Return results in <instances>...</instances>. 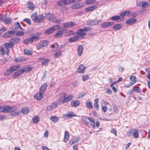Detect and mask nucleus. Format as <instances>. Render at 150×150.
<instances>
[{
  "mask_svg": "<svg viewBox=\"0 0 150 150\" xmlns=\"http://www.w3.org/2000/svg\"><path fill=\"white\" fill-rule=\"evenodd\" d=\"M1 111L6 113L11 112V115L13 116H16L19 114V112L17 111V108L15 107H10L9 106L1 107Z\"/></svg>",
  "mask_w": 150,
  "mask_h": 150,
  "instance_id": "obj_1",
  "label": "nucleus"
},
{
  "mask_svg": "<svg viewBox=\"0 0 150 150\" xmlns=\"http://www.w3.org/2000/svg\"><path fill=\"white\" fill-rule=\"evenodd\" d=\"M47 86V85L46 83H44L42 85L40 88L39 92L34 96L35 98L38 100H41L43 97V94L45 91Z\"/></svg>",
  "mask_w": 150,
  "mask_h": 150,
  "instance_id": "obj_2",
  "label": "nucleus"
},
{
  "mask_svg": "<svg viewBox=\"0 0 150 150\" xmlns=\"http://www.w3.org/2000/svg\"><path fill=\"white\" fill-rule=\"evenodd\" d=\"M91 30L90 27H85L83 28L79 29L77 32V36L79 38V37L83 38L86 35L85 32Z\"/></svg>",
  "mask_w": 150,
  "mask_h": 150,
  "instance_id": "obj_3",
  "label": "nucleus"
},
{
  "mask_svg": "<svg viewBox=\"0 0 150 150\" xmlns=\"http://www.w3.org/2000/svg\"><path fill=\"white\" fill-rule=\"evenodd\" d=\"M127 135L128 137L133 136L134 138H137L139 137L138 130L136 129L130 130L127 132Z\"/></svg>",
  "mask_w": 150,
  "mask_h": 150,
  "instance_id": "obj_4",
  "label": "nucleus"
},
{
  "mask_svg": "<svg viewBox=\"0 0 150 150\" xmlns=\"http://www.w3.org/2000/svg\"><path fill=\"white\" fill-rule=\"evenodd\" d=\"M46 16L47 18L50 21L55 22L59 23V21L56 20L53 14L49 13H45Z\"/></svg>",
  "mask_w": 150,
  "mask_h": 150,
  "instance_id": "obj_5",
  "label": "nucleus"
},
{
  "mask_svg": "<svg viewBox=\"0 0 150 150\" xmlns=\"http://www.w3.org/2000/svg\"><path fill=\"white\" fill-rule=\"evenodd\" d=\"M47 41L46 40L41 41H40V44L37 45V49L38 50H40L41 48L47 46Z\"/></svg>",
  "mask_w": 150,
  "mask_h": 150,
  "instance_id": "obj_6",
  "label": "nucleus"
},
{
  "mask_svg": "<svg viewBox=\"0 0 150 150\" xmlns=\"http://www.w3.org/2000/svg\"><path fill=\"white\" fill-rule=\"evenodd\" d=\"M16 30L15 29L14 30L9 31L8 32L4 34L3 36L4 38H7L12 37L13 36V35L15 33Z\"/></svg>",
  "mask_w": 150,
  "mask_h": 150,
  "instance_id": "obj_7",
  "label": "nucleus"
},
{
  "mask_svg": "<svg viewBox=\"0 0 150 150\" xmlns=\"http://www.w3.org/2000/svg\"><path fill=\"white\" fill-rule=\"evenodd\" d=\"M5 48L6 50V54H8L9 53L10 50L9 49V48L12 47L14 46V44L11 42H7L4 44Z\"/></svg>",
  "mask_w": 150,
  "mask_h": 150,
  "instance_id": "obj_8",
  "label": "nucleus"
},
{
  "mask_svg": "<svg viewBox=\"0 0 150 150\" xmlns=\"http://www.w3.org/2000/svg\"><path fill=\"white\" fill-rule=\"evenodd\" d=\"M84 5L82 3L75 4L71 5V7L73 9H79L83 7Z\"/></svg>",
  "mask_w": 150,
  "mask_h": 150,
  "instance_id": "obj_9",
  "label": "nucleus"
},
{
  "mask_svg": "<svg viewBox=\"0 0 150 150\" xmlns=\"http://www.w3.org/2000/svg\"><path fill=\"white\" fill-rule=\"evenodd\" d=\"M57 103L54 102L52 103L50 105L48 106L47 107V109L48 111H51L57 108Z\"/></svg>",
  "mask_w": 150,
  "mask_h": 150,
  "instance_id": "obj_10",
  "label": "nucleus"
},
{
  "mask_svg": "<svg viewBox=\"0 0 150 150\" xmlns=\"http://www.w3.org/2000/svg\"><path fill=\"white\" fill-rule=\"evenodd\" d=\"M66 94L64 93H61L59 94V101L60 103H64L65 96H66Z\"/></svg>",
  "mask_w": 150,
  "mask_h": 150,
  "instance_id": "obj_11",
  "label": "nucleus"
},
{
  "mask_svg": "<svg viewBox=\"0 0 150 150\" xmlns=\"http://www.w3.org/2000/svg\"><path fill=\"white\" fill-rule=\"evenodd\" d=\"M114 23L112 22H107L103 23L101 24V27L102 28H107L112 25Z\"/></svg>",
  "mask_w": 150,
  "mask_h": 150,
  "instance_id": "obj_12",
  "label": "nucleus"
},
{
  "mask_svg": "<svg viewBox=\"0 0 150 150\" xmlns=\"http://www.w3.org/2000/svg\"><path fill=\"white\" fill-rule=\"evenodd\" d=\"M71 104L72 107H76L79 105L80 102L77 100H73L71 102Z\"/></svg>",
  "mask_w": 150,
  "mask_h": 150,
  "instance_id": "obj_13",
  "label": "nucleus"
},
{
  "mask_svg": "<svg viewBox=\"0 0 150 150\" xmlns=\"http://www.w3.org/2000/svg\"><path fill=\"white\" fill-rule=\"evenodd\" d=\"M79 139V137H74L72 138L71 141L69 142L70 145H72L78 142Z\"/></svg>",
  "mask_w": 150,
  "mask_h": 150,
  "instance_id": "obj_14",
  "label": "nucleus"
},
{
  "mask_svg": "<svg viewBox=\"0 0 150 150\" xmlns=\"http://www.w3.org/2000/svg\"><path fill=\"white\" fill-rule=\"evenodd\" d=\"M85 69V67L84 66L83 64L80 65L77 69V71L80 73H83Z\"/></svg>",
  "mask_w": 150,
  "mask_h": 150,
  "instance_id": "obj_15",
  "label": "nucleus"
},
{
  "mask_svg": "<svg viewBox=\"0 0 150 150\" xmlns=\"http://www.w3.org/2000/svg\"><path fill=\"white\" fill-rule=\"evenodd\" d=\"M101 22L100 20H98V19L96 18L94 20H91L90 21V24L91 25H96L99 23H100Z\"/></svg>",
  "mask_w": 150,
  "mask_h": 150,
  "instance_id": "obj_16",
  "label": "nucleus"
},
{
  "mask_svg": "<svg viewBox=\"0 0 150 150\" xmlns=\"http://www.w3.org/2000/svg\"><path fill=\"white\" fill-rule=\"evenodd\" d=\"M77 52L79 56H81L82 54L83 50V47L81 45H79L77 47Z\"/></svg>",
  "mask_w": 150,
  "mask_h": 150,
  "instance_id": "obj_17",
  "label": "nucleus"
},
{
  "mask_svg": "<svg viewBox=\"0 0 150 150\" xmlns=\"http://www.w3.org/2000/svg\"><path fill=\"white\" fill-rule=\"evenodd\" d=\"M15 71L14 70L13 68H11V67H10V68L8 69L4 73V75L5 76H8L10 75L11 73H13L14 71Z\"/></svg>",
  "mask_w": 150,
  "mask_h": 150,
  "instance_id": "obj_18",
  "label": "nucleus"
},
{
  "mask_svg": "<svg viewBox=\"0 0 150 150\" xmlns=\"http://www.w3.org/2000/svg\"><path fill=\"white\" fill-rule=\"evenodd\" d=\"M64 30H61L58 31L57 33L54 35V36L56 38H60L62 36L64 33Z\"/></svg>",
  "mask_w": 150,
  "mask_h": 150,
  "instance_id": "obj_19",
  "label": "nucleus"
},
{
  "mask_svg": "<svg viewBox=\"0 0 150 150\" xmlns=\"http://www.w3.org/2000/svg\"><path fill=\"white\" fill-rule=\"evenodd\" d=\"M2 21L5 24H9L11 23V20L10 18H6L5 16L4 18L3 17L2 18Z\"/></svg>",
  "mask_w": 150,
  "mask_h": 150,
  "instance_id": "obj_20",
  "label": "nucleus"
},
{
  "mask_svg": "<svg viewBox=\"0 0 150 150\" xmlns=\"http://www.w3.org/2000/svg\"><path fill=\"white\" fill-rule=\"evenodd\" d=\"M20 40V38L19 37L14 38L10 39L9 41L10 42H11L14 44V43L18 42Z\"/></svg>",
  "mask_w": 150,
  "mask_h": 150,
  "instance_id": "obj_21",
  "label": "nucleus"
},
{
  "mask_svg": "<svg viewBox=\"0 0 150 150\" xmlns=\"http://www.w3.org/2000/svg\"><path fill=\"white\" fill-rule=\"evenodd\" d=\"M23 73V70L22 69L21 70L15 72L13 74V77H15V78H16L22 74Z\"/></svg>",
  "mask_w": 150,
  "mask_h": 150,
  "instance_id": "obj_22",
  "label": "nucleus"
},
{
  "mask_svg": "<svg viewBox=\"0 0 150 150\" xmlns=\"http://www.w3.org/2000/svg\"><path fill=\"white\" fill-rule=\"evenodd\" d=\"M73 97L74 96L72 94L68 96H65L64 101V103L69 101L71 100Z\"/></svg>",
  "mask_w": 150,
  "mask_h": 150,
  "instance_id": "obj_23",
  "label": "nucleus"
},
{
  "mask_svg": "<svg viewBox=\"0 0 150 150\" xmlns=\"http://www.w3.org/2000/svg\"><path fill=\"white\" fill-rule=\"evenodd\" d=\"M137 21V19L135 18L130 19L126 21V23L128 25H131L132 24L135 23Z\"/></svg>",
  "mask_w": 150,
  "mask_h": 150,
  "instance_id": "obj_24",
  "label": "nucleus"
},
{
  "mask_svg": "<svg viewBox=\"0 0 150 150\" xmlns=\"http://www.w3.org/2000/svg\"><path fill=\"white\" fill-rule=\"evenodd\" d=\"M74 24V23L71 22L66 23L64 24L63 27L64 28H69L73 26Z\"/></svg>",
  "mask_w": 150,
  "mask_h": 150,
  "instance_id": "obj_25",
  "label": "nucleus"
},
{
  "mask_svg": "<svg viewBox=\"0 0 150 150\" xmlns=\"http://www.w3.org/2000/svg\"><path fill=\"white\" fill-rule=\"evenodd\" d=\"M65 117L71 118L73 117L76 116V115L73 112H69L68 114L64 115Z\"/></svg>",
  "mask_w": 150,
  "mask_h": 150,
  "instance_id": "obj_26",
  "label": "nucleus"
},
{
  "mask_svg": "<svg viewBox=\"0 0 150 150\" xmlns=\"http://www.w3.org/2000/svg\"><path fill=\"white\" fill-rule=\"evenodd\" d=\"M23 42L25 44H29L32 43L33 42L31 38L30 37L24 40Z\"/></svg>",
  "mask_w": 150,
  "mask_h": 150,
  "instance_id": "obj_27",
  "label": "nucleus"
},
{
  "mask_svg": "<svg viewBox=\"0 0 150 150\" xmlns=\"http://www.w3.org/2000/svg\"><path fill=\"white\" fill-rule=\"evenodd\" d=\"M51 47L52 50L53 51H55L57 50L58 45L57 43H55L51 45Z\"/></svg>",
  "mask_w": 150,
  "mask_h": 150,
  "instance_id": "obj_28",
  "label": "nucleus"
},
{
  "mask_svg": "<svg viewBox=\"0 0 150 150\" xmlns=\"http://www.w3.org/2000/svg\"><path fill=\"white\" fill-rule=\"evenodd\" d=\"M130 11H124L122 13H121L120 14V16L122 18V21H123L124 18V16H126L130 14Z\"/></svg>",
  "mask_w": 150,
  "mask_h": 150,
  "instance_id": "obj_29",
  "label": "nucleus"
},
{
  "mask_svg": "<svg viewBox=\"0 0 150 150\" xmlns=\"http://www.w3.org/2000/svg\"><path fill=\"white\" fill-rule=\"evenodd\" d=\"M96 6H89L86 9V11L87 12L91 11L94 10L96 8Z\"/></svg>",
  "mask_w": 150,
  "mask_h": 150,
  "instance_id": "obj_30",
  "label": "nucleus"
},
{
  "mask_svg": "<svg viewBox=\"0 0 150 150\" xmlns=\"http://www.w3.org/2000/svg\"><path fill=\"white\" fill-rule=\"evenodd\" d=\"M79 39V38L76 36L70 38L68 40L70 42H74L76 41Z\"/></svg>",
  "mask_w": 150,
  "mask_h": 150,
  "instance_id": "obj_31",
  "label": "nucleus"
},
{
  "mask_svg": "<svg viewBox=\"0 0 150 150\" xmlns=\"http://www.w3.org/2000/svg\"><path fill=\"white\" fill-rule=\"evenodd\" d=\"M69 136L68 132L67 131H66L65 132L64 136V141L65 142H66L69 139Z\"/></svg>",
  "mask_w": 150,
  "mask_h": 150,
  "instance_id": "obj_32",
  "label": "nucleus"
},
{
  "mask_svg": "<svg viewBox=\"0 0 150 150\" xmlns=\"http://www.w3.org/2000/svg\"><path fill=\"white\" fill-rule=\"evenodd\" d=\"M44 19V16L42 15H40L37 16L36 20L37 22H39L42 21Z\"/></svg>",
  "mask_w": 150,
  "mask_h": 150,
  "instance_id": "obj_33",
  "label": "nucleus"
},
{
  "mask_svg": "<svg viewBox=\"0 0 150 150\" xmlns=\"http://www.w3.org/2000/svg\"><path fill=\"white\" fill-rule=\"evenodd\" d=\"M13 26L15 29H18L21 30H23L18 22L15 23L14 25Z\"/></svg>",
  "mask_w": 150,
  "mask_h": 150,
  "instance_id": "obj_34",
  "label": "nucleus"
},
{
  "mask_svg": "<svg viewBox=\"0 0 150 150\" xmlns=\"http://www.w3.org/2000/svg\"><path fill=\"white\" fill-rule=\"evenodd\" d=\"M22 69L23 70V72L26 71L29 72L32 71V68L30 67H27L23 68Z\"/></svg>",
  "mask_w": 150,
  "mask_h": 150,
  "instance_id": "obj_35",
  "label": "nucleus"
},
{
  "mask_svg": "<svg viewBox=\"0 0 150 150\" xmlns=\"http://www.w3.org/2000/svg\"><path fill=\"white\" fill-rule=\"evenodd\" d=\"M61 27V26L60 25H56L52 27L51 28L53 32H54V31L60 29Z\"/></svg>",
  "mask_w": 150,
  "mask_h": 150,
  "instance_id": "obj_36",
  "label": "nucleus"
},
{
  "mask_svg": "<svg viewBox=\"0 0 150 150\" xmlns=\"http://www.w3.org/2000/svg\"><path fill=\"white\" fill-rule=\"evenodd\" d=\"M50 120L54 123H56L59 120V118L57 116H52L50 117Z\"/></svg>",
  "mask_w": 150,
  "mask_h": 150,
  "instance_id": "obj_37",
  "label": "nucleus"
},
{
  "mask_svg": "<svg viewBox=\"0 0 150 150\" xmlns=\"http://www.w3.org/2000/svg\"><path fill=\"white\" fill-rule=\"evenodd\" d=\"M86 107L88 109H91L93 108L92 103L91 102H86L85 103Z\"/></svg>",
  "mask_w": 150,
  "mask_h": 150,
  "instance_id": "obj_38",
  "label": "nucleus"
},
{
  "mask_svg": "<svg viewBox=\"0 0 150 150\" xmlns=\"http://www.w3.org/2000/svg\"><path fill=\"white\" fill-rule=\"evenodd\" d=\"M64 4L68 5L75 2V0H63Z\"/></svg>",
  "mask_w": 150,
  "mask_h": 150,
  "instance_id": "obj_39",
  "label": "nucleus"
},
{
  "mask_svg": "<svg viewBox=\"0 0 150 150\" xmlns=\"http://www.w3.org/2000/svg\"><path fill=\"white\" fill-rule=\"evenodd\" d=\"M29 111V109L27 108H24L21 110V112L24 114H27Z\"/></svg>",
  "mask_w": 150,
  "mask_h": 150,
  "instance_id": "obj_40",
  "label": "nucleus"
},
{
  "mask_svg": "<svg viewBox=\"0 0 150 150\" xmlns=\"http://www.w3.org/2000/svg\"><path fill=\"white\" fill-rule=\"evenodd\" d=\"M64 35L66 36H71L73 34V32L71 30H69L66 32L64 33Z\"/></svg>",
  "mask_w": 150,
  "mask_h": 150,
  "instance_id": "obj_41",
  "label": "nucleus"
},
{
  "mask_svg": "<svg viewBox=\"0 0 150 150\" xmlns=\"http://www.w3.org/2000/svg\"><path fill=\"white\" fill-rule=\"evenodd\" d=\"M122 28V25L120 24H117L114 25L113 26V28L114 30H119Z\"/></svg>",
  "mask_w": 150,
  "mask_h": 150,
  "instance_id": "obj_42",
  "label": "nucleus"
},
{
  "mask_svg": "<svg viewBox=\"0 0 150 150\" xmlns=\"http://www.w3.org/2000/svg\"><path fill=\"white\" fill-rule=\"evenodd\" d=\"M27 6L30 9L32 10H33L35 8V7L34 6L33 3L31 2H29V3H28Z\"/></svg>",
  "mask_w": 150,
  "mask_h": 150,
  "instance_id": "obj_43",
  "label": "nucleus"
},
{
  "mask_svg": "<svg viewBox=\"0 0 150 150\" xmlns=\"http://www.w3.org/2000/svg\"><path fill=\"white\" fill-rule=\"evenodd\" d=\"M39 121V117L37 116H34L33 118V121L34 123H38Z\"/></svg>",
  "mask_w": 150,
  "mask_h": 150,
  "instance_id": "obj_44",
  "label": "nucleus"
},
{
  "mask_svg": "<svg viewBox=\"0 0 150 150\" xmlns=\"http://www.w3.org/2000/svg\"><path fill=\"white\" fill-rule=\"evenodd\" d=\"M37 13H35L33 14L31 16V18L33 21H34L36 22L37 18Z\"/></svg>",
  "mask_w": 150,
  "mask_h": 150,
  "instance_id": "obj_45",
  "label": "nucleus"
},
{
  "mask_svg": "<svg viewBox=\"0 0 150 150\" xmlns=\"http://www.w3.org/2000/svg\"><path fill=\"white\" fill-rule=\"evenodd\" d=\"M31 38L33 42L34 41H37L39 39V35H34Z\"/></svg>",
  "mask_w": 150,
  "mask_h": 150,
  "instance_id": "obj_46",
  "label": "nucleus"
},
{
  "mask_svg": "<svg viewBox=\"0 0 150 150\" xmlns=\"http://www.w3.org/2000/svg\"><path fill=\"white\" fill-rule=\"evenodd\" d=\"M82 121L85 124L87 125L89 123V122L88 121L86 117H83V118L82 119Z\"/></svg>",
  "mask_w": 150,
  "mask_h": 150,
  "instance_id": "obj_47",
  "label": "nucleus"
},
{
  "mask_svg": "<svg viewBox=\"0 0 150 150\" xmlns=\"http://www.w3.org/2000/svg\"><path fill=\"white\" fill-rule=\"evenodd\" d=\"M53 33V32L51 28L46 30L45 32V33L47 35H49L52 34Z\"/></svg>",
  "mask_w": 150,
  "mask_h": 150,
  "instance_id": "obj_48",
  "label": "nucleus"
},
{
  "mask_svg": "<svg viewBox=\"0 0 150 150\" xmlns=\"http://www.w3.org/2000/svg\"><path fill=\"white\" fill-rule=\"evenodd\" d=\"M149 6V4L146 2H142L141 6L143 8H145Z\"/></svg>",
  "mask_w": 150,
  "mask_h": 150,
  "instance_id": "obj_49",
  "label": "nucleus"
},
{
  "mask_svg": "<svg viewBox=\"0 0 150 150\" xmlns=\"http://www.w3.org/2000/svg\"><path fill=\"white\" fill-rule=\"evenodd\" d=\"M61 54L62 51H58L56 52L54 55V57H55L58 58L61 55Z\"/></svg>",
  "mask_w": 150,
  "mask_h": 150,
  "instance_id": "obj_50",
  "label": "nucleus"
},
{
  "mask_svg": "<svg viewBox=\"0 0 150 150\" xmlns=\"http://www.w3.org/2000/svg\"><path fill=\"white\" fill-rule=\"evenodd\" d=\"M96 0H86V3L87 4L90 5L93 3Z\"/></svg>",
  "mask_w": 150,
  "mask_h": 150,
  "instance_id": "obj_51",
  "label": "nucleus"
},
{
  "mask_svg": "<svg viewBox=\"0 0 150 150\" xmlns=\"http://www.w3.org/2000/svg\"><path fill=\"white\" fill-rule=\"evenodd\" d=\"M50 62V60L48 59L44 60L42 62V65H46Z\"/></svg>",
  "mask_w": 150,
  "mask_h": 150,
  "instance_id": "obj_52",
  "label": "nucleus"
},
{
  "mask_svg": "<svg viewBox=\"0 0 150 150\" xmlns=\"http://www.w3.org/2000/svg\"><path fill=\"white\" fill-rule=\"evenodd\" d=\"M120 18V16H113L112 17L111 19L112 20L116 21L118 20Z\"/></svg>",
  "mask_w": 150,
  "mask_h": 150,
  "instance_id": "obj_53",
  "label": "nucleus"
},
{
  "mask_svg": "<svg viewBox=\"0 0 150 150\" xmlns=\"http://www.w3.org/2000/svg\"><path fill=\"white\" fill-rule=\"evenodd\" d=\"M6 50H5L4 48L1 47L0 50V52L2 54H6V52H5Z\"/></svg>",
  "mask_w": 150,
  "mask_h": 150,
  "instance_id": "obj_54",
  "label": "nucleus"
},
{
  "mask_svg": "<svg viewBox=\"0 0 150 150\" xmlns=\"http://www.w3.org/2000/svg\"><path fill=\"white\" fill-rule=\"evenodd\" d=\"M24 33L23 31H18L16 33V35L17 36H21Z\"/></svg>",
  "mask_w": 150,
  "mask_h": 150,
  "instance_id": "obj_55",
  "label": "nucleus"
},
{
  "mask_svg": "<svg viewBox=\"0 0 150 150\" xmlns=\"http://www.w3.org/2000/svg\"><path fill=\"white\" fill-rule=\"evenodd\" d=\"M129 79L130 80L134 82H135L137 81L136 78L135 76H132L130 77Z\"/></svg>",
  "mask_w": 150,
  "mask_h": 150,
  "instance_id": "obj_56",
  "label": "nucleus"
},
{
  "mask_svg": "<svg viewBox=\"0 0 150 150\" xmlns=\"http://www.w3.org/2000/svg\"><path fill=\"white\" fill-rule=\"evenodd\" d=\"M57 4L58 5L62 6H63L64 4V2L63 0H62L59 1L58 2Z\"/></svg>",
  "mask_w": 150,
  "mask_h": 150,
  "instance_id": "obj_57",
  "label": "nucleus"
},
{
  "mask_svg": "<svg viewBox=\"0 0 150 150\" xmlns=\"http://www.w3.org/2000/svg\"><path fill=\"white\" fill-rule=\"evenodd\" d=\"M86 94V93H79L78 96V97L79 98H81L84 96Z\"/></svg>",
  "mask_w": 150,
  "mask_h": 150,
  "instance_id": "obj_58",
  "label": "nucleus"
},
{
  "mask_svg": "<svg viewBox=\"0 0 150 150\" xmlns=\"http://www.w3.org/2000/svg\"><path fill=\"white\" fill-rule=\"evenodd\" d=\"M21 68V67L20 65H17L11 67L12 68H13L14 70L15 71L16 70H17L18 69L20 68Z\"/></svg>",
  "mask_w": 150,
  "mask_h": 150,
  "instance_id": "obj_59",
  "label": "nucleus"
},
{
  "mask_svg": "<svg viewBox=\"0 0 150 150\" xmlns=\"http://www.w3.org/2000/svg\"><path fill=\"white\" fill-rule=\"evenodd\" d=\"M6 28L4 26H2V28H0V34H1L3 32L6 31Z\"/></svg>",
  "mask_w": 150,
  "mask_h": 150,
  "instance_id": "obj_60",
  "label": "nucleus"
},
{
  "mask_svg": "<svg viewBox=\"0 0 150 150\" xmlns=\"http://www.w3.org/2000/svg\"><path fill=\"white\" fill-rule=\"evenodd\" d=\"M7 61V60L4 58L3 59H0V64H3L5 63Z\"/></svg>",
  "mask_w": 150,
  "mask_h": 150,
  "instance_id": "obj_61",
  "label": "nucleus"
},
{
  "mask_svg": "<svg viewBox=\"0 0 150 150\" xmlns=\"http://www.w3.org/2000/svg\"><path fill=\"white\" fill-rule=\"evenodd\" d=\"M23 21L30 25L31 24L30 21L28 18H25L23 20Z\"/></svg>",
  "mask_w": 150,
  "mask_h": 150,
  "instance_id": "obj_62",
  "label": "nucleus"
},
{
  "mask_svg": "<svg viewBox=\"0 0 150 150\" xmlns=\"http://www.w3.org/2000/svg\"><path fill=\"white\" fill-rule=\"evenodd\" d=\"M24 53L25 54L29 55L30 54L31 52L29 50L25 49L24 50Z\"/></svg>",
  "mask_w": 150,
  "mask_h": 150,
  "instance_id": "obj_63",
  "label": "nucleus"
},
{
  "mask_svg": "<svg viewBox=\"0 0 150 150\" xmlns=\"http://www.w3.org/2000/svg\"><path fill=\"white\" fill-rule=\"evenodd\" d=\"M89 76L88 75H84L82 76V78L83 81H85L88 79Z\"/></svg>",
  "mask_w": 150,
  "mask_h": 150,
  "instance_id": "obj_64",
  "label": "nucleus"
}]
</instances>
